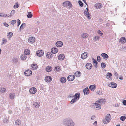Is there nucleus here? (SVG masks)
Returning a JSON list of instances; mask_svg holds the SVG:
<instances>
[{"instance_id": "nucleus-37", "label": "nucleus", "mask_w": 126, "mask_h": 126, "mask_svg": "<svg viewBox=\"0 0 126 126\" xmlns=\"http://www.w3.org/2000/svg\"><path fill=\"white\" fill-rule=\"evenodd\" d=\"M6 90V89L5 88H2L0 89V91L2 93H4L5 92Z\"/></svg>"}, {"instance_id": "nucleus-22", "label": "nucleus", "mask_w": 126, "mask_h": 126, "mask_svg": "<svg viewBox=\"0 0 126 126\" xmlns=\"http://www.w3.org/2000/svg\"><path fill=\"white\" fill-rule=\"evenodd\" d=\"M101 56L103 57V59L105 60H106L107 59L109 58V56L108 55L105 53H103L101 54Z\"/></svg>"}, {"instance_id": "nucleus-35", "label": "nucleus", "mask_w": 126, "mask_h": 126, "mask_svg": "<svg viewBox=\"0 0 126 126\" xmlns=\"http://www.w3.org/2000/svg\"><path fill=\"white\" fill-rule=\"evenodd\" d=\"M21 121L19 119H17L15 121V124L18 125H19L21 124Z\"/></svg>"}, {"instance_id": "nucleus-12", "label": "nucleus", "mask_w": 126, "mask_h": 126, "mask_svg": "<svg viewBox=\"0 0 126 126\" xmlns=\"http://www.w3.org/2000/svg\"><path fill=\"white\" fill-rule=\"evenodd\" d=\"M119 41L122 44H124L126 43V38L124 37H122L120 39Z\"/></svg>"}, {"instance_id": "nucleus-39", "label": "nucleus", "mask_w": 126, "mask_h": 126, "mask_svg": "<svg viewBox=\"0 0 126 126\" xmlns=\"http://www.w3.org/2000/svg\"><path fill=\"white\" fill-rule=\"evenodd\" d=\"M76 76L79 77L81 74V72L79 71H77L75 73Z\"/></svg>"}, {"instance_id": "nucleus-23", "label": "nucleus", "mask_w": 126, "mask_h": 126, "mask_svg": "<svg viewBox=\"0 0 126 126\" xmlns=\"http://www.w3.org/2000/svg\"><path fill=\"white\" fill-rule=\"evenodd\" d=\"M66 80V79L64 77H62L60 79V81L62 83H64Z\"/></svg>"}, {"instance_id": "nucleus-41", "label": "nucleus", "mask_w": 126, "mask_h": 126, "mask_svg": "<svg viewBox=\"0 0 126 126\" xmlns=\"http://www.w3.org/2000/svg\"><path fill=\"white\" fill-rule=\"evenodd\" d=\"M12 61L13 62L16 63L18 61V59L17 58H14L12 60Z\"/></svg>"}, {"instance_id": "nucleus-19", "label": "nucleus", "mask_w": 126, "mask_h": 126, "mask_svg": "<svg viewBox=\"0 0 126 126\" xmlns=\"http://www.w3.org/2000/svg\"><path fill=\"white\" fill-rule=\"evenodd\" d=\"M64 56L63 54H61L59 55L58 57V59L60 60H62L64 58Z\"/></svg>"}, {"instance_id": "nucleus-6", "label": "nucleus", "mask_w": 126, "mask_h": 126, "mask_svg": "<svg viewBox=\"0 0 126 126\" xmlns=\"http://www.w3.org/2000/svg\"><path fill=\"white\" fill-rule=\"evenodd\" d=\"M108 85L110 87L112 88H115L117 87V84L116 83L114 82H111V83L108 84Z\"/></svg>"}, {"instance_id": "nucleus-27", "label": "nucleus", "mask_w": 126, "mask_h": 126, "mask_svg": "<svg viewBox=\"0 0 126 126\" xmlns=\"http://www.w3.org/2000/svg\"><path fill=\"white\" fill-rule=\"evenodd\" d=\"M89 89L92 91H93L96 88V86L95 85H91L90 86Z\"/></svg>"}, {"instance_id": "nucleus-9", "label": "nucleus", "mask_w": 126, "mask_h": 126, "mask_svg": "<svg viewBox=\"0 0 126 126\" xmlns=\"http://www.w3.org/2000/svg\"><path fill=\"white\" fill-rule=\"evenodd\" d=\"M88 56V54L87 52H85L83 53L81 55V57L82 59H86Z\"/></svg>"}, {"instance_id": "nucleus-47", "label": "nucleus", "mask_w": 126, "mask_h": 126, "mask_svg": "<svg viewBox=\"0 0 126 126\" xmlns=\"http://www.w3.org/2000/svg\"><path fill=\"white\" fill-rule=\"evenodd\" d=\"M75 99V98L72 100L70 102V103L71 104H73L76 102V100Z\"/></svg>"}, {"instance_id": "nucleus-53", "label": "nucleus", "mask_w": 126, "mask_h": 126, "mask_svg": "<svg viewBox=\"0 0 126 126\" xmlns=\"http://www.w3.org/2000/svg\"><path fill=\"white\" fill-rule=\"evenodd\" d=\"M9 14H4V17H9Z\"/></svg>"}, {"instance_id": "nucleus-46", "label": "nucleus", "mask_w": 126, "mask_h": 126, "mask_svg": "<svg viewBox=\"0 0 126 126\" xmlns=\"http://www.w3.org/2000/svg\"><path fill=\"white\" fill-rule=\"evenodd\" d=\"M126 118L125 116H122L121 117L120 119L122 121H124L125 119Z\"/></svg>"}, {"instance_id": "nucleus-57", "label": "nucleus", "mask_w": 126, "mask_h": 126, "mask_svg": "<svg viewBox=\"0 0 126 126\" xmlns=\"http://www.w3.org/2000/svg\"><path fill=\"white\" fill-rule=\"evenodd\" d=\"M107 74L108 75L109 78H110V77L112 76V74L111 73L108 72Z\"/></svg>"}, {"instance_id": "nucleus-64", "label": "nucleus", "mask_w": 126, "mask_h": 126, "mask_svg": "<svg viewBox=\"0 0 126 126\" xmlns=\"http://www.w3.org/2000/svg\"><path fill=\"white\" fill-rule=\"evenodd\" d=\"M4 13H1V15H0V16L3 17H4Z\"/></svg>"}, {"instance_id": "nucleus-28", "label": "nucleus", "mask_w": 126, "mask_h": 126, "mask_svg": "<svg viewBox=\"0 0 126 126\" xmlns=\"http://www.w3.org/2000/svg\"><path fill=\"white\" fill-rule=\"evenodd\" d=\"M40 103L38 102H35L33 104L34 106L36 108H38L40 106Z\"/></svg>"}, {"instance_id": "nucleus-40", "label": "nucleus", "mask_w": 126, "mask_h": 126, "mask_svg": "<svg viewBox=\"0 0 126 126\" xmlns=\"http://www.w3.org/2000/svg\"><path fill=\"white\" fill-rule=\"evenodd\" d=\"M15 10H12L10 13V15H9V17H11L12 16L14 15V14L15 13Z\"/></svg>"}, {"instance_id": "nucleus-4", "label": "nucleus", "mask_w": 126, "mask_h": 126, "mask_svg": "<svg viewBox=\"0 0 126 126\" xmlns=\"http://www.w3.org/2000/svg\"><path fill=\"white\" fill-rule=\"evenodd\" d=\"M35 41V38L33 37H29L28 39V42L31 44H33Z\"/></svg>"}, {"instance_id": "nucleus-24", "label": "nucleus", "mask_w": 126, "mask_h": 126, "mask_svg": "<svg viewBox=\"0 0 126 126\" xmlns=\"http://www.w3.org/2000/svg\"><path fill=\"white\" fill-rule=\"evenodd\" d=\"M98 103L100 104H103L105 103V99H100L98 100Z\"/></svg>"}, {"instance_id": "nucleus-49", "label": "nucleus", "mask_w": 126, "mask_h": 126, "mask_svg": "<svg viewBox=\"0 0 126 126\" xmlns=\"http://www.w3.org/2000/svg\"><path fill=\"white\" fill-rule=\"evenodd\" d=\"M3 24L6 27H8L9 26L8 24L6 22H4Z\"/></svg>"}, {"instance_id": "nucleus-14", "label": "nucleus", "mask_w": 126, "mask_h": 126, "mask_svg": "<svg viewBox=\"0 0 126 126\" xmlns=\"http://www.w3.org/2000/svg\"><path fill=\"white\" fill-rule=\"evenodd\" d=\"M96 9H100L102 8V4L100 3H97L94 5Z\"/></svg>"}, {"instance_id": "nucleus-20", "label": "nucleus", "mask_w": 126, "mask_h": 126, "mask_svg": "<svg viewBox=\"0 0 126 126\" xmlns=\"http://www.w3.org/2000/svg\"><path fill=\"white\" fill-rule=\"evenodd\" d=\"M84 15L87 17L88 19H90V15L89 14L88 12L86 10H85L84 11Z\"/></svg>"}, {"instance_id": "nucleus-10", "label": "nucleus", "mask_w": 126, "mask_h": 126, "mask_svg": "<svg viewBox=\"0 0 126 126\" xmlns=\"http://www.w3.org/2000/svg\"><path fill=\"white\" fill-rule=\"evenodd\" d=\"M75 77L73 75H70L68 76L67 78V79L69 81H72L75 79Z\"/></svg>"}, {"instance_id": "nucleus-13", "label": "nucleus", "mask_w": 126, "mask_h": 126, "mask_svg": "<svg viewBox=\"0 0 126 126\" xmlns=\"http://www.w3.org/2000/svg\"><path fill=\"white\" fill-rule=\"evenodd\" d=\"M51 51L52 53L55 54L58 52V49L55 47H53L51 49Z\"/></svg>"}, {"instance_id": "nucleus-11", "label": "nucleus", "mask_w": 126, "mask_h": 126, "mask_svg": "<svg viewBox=\"0 0 126 126\" xmlns=\"http://www.w3.org/2000/svg\"><path fill=\"white\" fill-rule=\"evenodd\" d=\"M52 79V78L50 76H48L45 78V80L46 82H50Z\"/></svg>"}, {"instance_id": "nucleus-43", "label": "nucleus", "mask_w": 126, "mask_h": 126, "mask_svg": "<svg viewBox=\"0 0 126 126\" xmlns=\"http://www.w3.org/2000/svg\"><path fill=\"white\" fill-rule=\"evenodd\" d=\"M78 2L80 6L82 7L83 6V4L81 0H79Z\"/></svg>"}, {"instance_id": "nucleus-58", "label": "nucleus", "mask_w": 126, "mask_h": 126, "mask_svg": "<svg viewBox=\"0 0 126 126\" xmlns=\"http://www.w3.org/2000/svg\"><path fill=\"white\" fill-rule=\"evenodd\" d=\"M123 103L124 105H126V100H124L123 101Z\"/></svg>"}, {"instance_id": "nucleus-34", "label": "nucleus", "mask_w": 126, "mask_h": 126, "mask_svg": "<svg viewBox=\"0 0 126 126\" xmlns=\"http://www.w3.org/2000/svg\"><path fill=\"white\" fill-rule=\"evenodd\" d=\"M60 67L59 66L56 67L54 69L55 71L56 72H59L60 71Z\"/></svg>"}, {"instance_id": "nucleus-16", "label": "nucleus", "mask_w": 126, "mask_h": 126, "mask_svg": "<svg viewBox=\"0 0 126 126\" xmlns=\"http://www.w3.org/2000/svg\"><path fill=\"white\" fill-rule=\"evenodd\" d=\"M38 67L37 65L35 63H33L31 65V67L32 69L34 70L37 69Z\"/></svg>"}, {"instance_id": "nucleus-30", "label": "nucleus", "mask_w": 126, "mask_h": 126, "mask_svg": "<svg viewBox=\"0 0 126 126\" xmlns=\"http://www.w3.org/2000/svg\"><path fill=\"white\" fill-rule=\"evenodd\" d=\"M24 54L26 55H29L30 53V51L28 49H26L24 51Z\"/></svg>"}, {"instance_id": "nucleus-62", "label": "nucleus", "mask_w": 126, "mask_h": 126, "mask_svg": "<svg viewBox=\"0 0 126 126\" xmlns=\"http://www.w3.org/2000/svg\"><path fill=\"white\" fill-rule=\"evenodd\" d=\"M95 40H98L99 39V37L98 36H95Z\"/></svg>"}, {"instance_id": "nucleus-3", "label": "nucleus", "mask_w": 126, "mask_h": 126, "mask_svg": "<svg viewBox=\"0 0 126 126\" xmlns=\"http://www.w3.org/2000/svg\"><path fill=\"white\" fill-rule=\"evenodd\" d=\"M63 5L64 6L67 7L68 6L70 7H71L72 6V5L70 1H68L64 2L63 3Z\"/></svg>"}, {"instance_id": "nucleus-7", "label": "nucleus", "mask_w": 126, "mask_h": 126, "mask_svg": "<svg viewBox=\"0 0 126 126\" xmlns=\"http://www.w3.org/2000/svg\"><path fill=\"white\" fill-rule=\"evenodd\" d=\"M29 92L31 94H34L36 92V89L34 87L31 88L29 90Z\"/></svg>"}, {"instance_id": "nucleus-38", "label": "nucleus", "mask_w": 126, "mask_h": 126, "mask_svg": "<svg viewBox=\"0 0 126 126\" xmlns=\"http://www.w3.org/2000/svg\"><path fill=\"white\" fill-rule=\"evenodd\" d=\"M2 42L1 43V45H3L4 44L6 43L7 41V40L5 38H3L2 39Z\"/></svg>"}, {"instance_id": "nucleus-32", "label": "nucleus", "mask_w": 126, "mask_h": 126, "mask_svg": "<svg viewBox=\"0 0 126 126\" xmlns=\"http://www.w3.org/2000/svg\"><path fill=\"white\" fill-rule=\"evenodd\" d=\"M46 56L47 58H50L52 56V54H51V53L49 52H48L47 53Z\"/></svg>"}, {"instance_id": "nucleus-61", "label": "nucleus", "mask_w": 126, "mask_h": 126, "mask_svg": "<svg viewBox=\"0 0 126 126\" xmlns=\"http://www.w3.org/2000/svg\"><path fill=\"white\" fill-rule=\"evenodd\" d=\"M92 60H93V62L94 63H96V59H94V58H92Z\"/></svg>"}, {"instance_id": "nucleus-55", "label": "nucleus", "mask_w": 126, "mask_h": 126, "mask_svg": "<svg viewBox=\"0 0 126 126\" xmlns=\"http://www.w3.org/2000/svg\"><path fill=\"white\" fill-rule=\"evenodd\" d=\"M95 118V116H92L91 118V119L92 120H94Z\"/></svg>"}, {"instance_id": "nucleus-51", "label": "nucleus", "mask_w": 126, "mask_h": 126, "mask_svg": "<svg viewBox=\"0 0 126 126\" xmlns=\"http://www.w3.org/2000/svg\"><path fill=\"white\" fill-rule=\"evenodd\" d=\"M98 63L97 62H96V63H95L94 64V66L95 67V68H96L97 67V64Z\"/></svg>"}, {"instance_id": "nucleus-56", "label": "nucleus", "mask_w": 126, "mask_h": 126, "mask_svg": "<svg viewBox=\"0 0 126 126\" xmlns=\"http://www.w3.org/2000/svg\"><path fill=\"white\" fill-rule=\"evenodd\" d=\"M68 97H74V96L72 94H71L69 95L68 96Z\"/></svg>"}, {"instance_id": "nucleus-31", "label": "nucleus", "mask_w": 126, "mask_h": 126, "mask_svg": "<svg viewBox=\"0 0 126 126\" xmlns=\"http://www.w3.org/2000/svg\"><path fill=\"white\" fill-rule=\"evenodd\" d=\"M88 36V34L86 33H83L81 35V37L83 38H85Z\"/></svg>"}, {"instance_id": "nucleus-21", "label": "nucleus", "mask_w": 126, "mask_h": 126, "mask_svg": "<svg viewBox=\"0 0 126 126\" xmlns=\"http://www.w3.org/2000/svg\"><path fill=\"white\" fill-rule=\"evenodd\" d=\"M80 96V94L79 93H78L75 94V95L74 96V97H75V99L76 100H78L79 99Z\"/></svg>"}, {"instance_id": "nucleus-60", "label": "nucleus", "mask_w": 126, "mask_h": 126, "mask_svg": "<svg viewBox=\"0 0 126 126\" xmlns=\"http://www.w3.org/2000/svg\"><path fill=\"white\" fill-rule=\"evenodd\" d=\"M98 33L99 34H100V36H102L103 34V33L101 32L100 31H99L98 32Z\"/></svg>"}, {"instance_id": "nucleus-52", "label": "nucleus", "mask_w": 126, "mask_h": 126, "mask_svg": "<svg viewBox=\"0 0 126 126\" xmlns=\"http://www.w3.org/2000/svg\"><path fill=\"white\" fill-rule=\"evenodd\" d=\"M17 26H18L19 25H20V20L19 19H18L17 20Z\"/></svg>"}, {"instance_id": "nucleus-48", "label": "nucleus", "mask_w": 126, "mask_h": 126, "mask_svg": "<svg viewBox=\"0 0 126 126\" xmlns=\"http://www.w3.org/2000/svg\"><path fill=\"white\" fill-rule=\"evenodd\" d=\"M16 22V20H14L11 21V24H15Z\"/></svg>"}, {"instance_id": "nucleus-5", "label": "nucleus", "mask_w": 126, "mask_h": 126, "mask_svg": "<svg viewBox=\"0 0 126 126\" xmlns=\"http://www.w3.org/2000/svg\"><path fill=\"white\" fill-rule=\"evenodd\" d=\"M44 53L43 51L41 50H39L36 52V54L39 57L42 56Z\"/></svg>"}, {"instance_id": "nucleus-33", "label": "nucleus", "mask_w": 126, "mask_h": 126, "mask_svg": "<svg viewBox=\"0 0 126 126\" xmlns=\"http://www.w3.org/2000/svg\"><path fill=\"white\" fill-rule=\"evenodd\" d=\"M52 70L51 67L50 66H47L46 68V70L47 72H50Z\"/></svg>"}, {"instance_id": "nucleus-54", "label": "nucleus", "mask_w": 126, "mask_h": 126, "mask_svg": "<svg viewBox=\"0 0 126 126\" xmlns=\"http://www.w3.org/2000/svg\"><path fill=\"white\" fill-rule=\"evenodd\" d=\"M18 7V5L17 4H15L14 6V7L15 8H17Z\"/></svg>"}, {"instance_id": "nucleus-8", "label": "nucleus", "mask_w": 126, "mask_h": 126, "mask_svg": "<svg viewBox=\"0 0 126 126\" xmlns=\"http://www.w3.org/2000/svg\"><path fill=\"white\" fill-rule=\"evenodd\" d=\"M32 71L30 70H27L24 72V74L26 76H30L32 75Z\"/></svg>"}, {"instance_id": "nucleus-63", "label": "nucleus", "mask_w": 126, "mask_h": 126, "mask_svg": "<svg viewBox=\"0 0 126 126\" xmlns=\"http://www.w3.org/2000/svg\"><path fill=\"white\" fill-rule=\"evenodd\" d=\"M82 0L83 1V2L84 3L86 4L87 6H88V4L87 3L86 1L85 0Z\"/></svg>"}, {"instance_id": "nucleus-15", "label": "nucleus", "mask_w": 126, "mask_h": 126, "mask_svg": "<svg viewBox=\"0 0 126 126\" xmlns=\"http://www.w3.org/2000/svg\"><path fill=\"white\" fill-rule=\"evenodd\" d=\"M83 92L85 95H86L89 94V90L88 88H86L83 90Z\"/></svg>"}, {"instance_id": "nucleus-26", "label": "nucleus", "mask_w": 126, "mask_h": 126, "mask_svg": "<svg viewBox=\"0 0 126 126\" xmlns=\"http://www.w3.org/2000/svg\"><path fill=\"white\" fill-rule=\"evenodd\" d=\"M100 104L97 103H95L94 104V107L96 108H97V109H100L101 108V106Z\"/></svg>"}, {"instance_id": "nucleus-36", "label": "nucleus", "mask_w": 126, "mask_h": 126, "mask_svg": "<svg viewBox=\"0 0 126 126\" xmlns=\"http://www.w3.org/2000/svg\"><path fill=\"white\" fill-rule=\"evenodd\" d=\"M32 16V14L31 12H29L28 13V14L27 15V16L28 18H31Z\"/></svg>"}, {"instance_id": "nucleus-17", "label": "nucleus", "mask_w": 126, "mask_h": 126, "mask_svg": "<svg viewBox=\"0 0 126 126\" xmlns=\"http://www.w3.org/2000/svg\"><path fill=\"white\" fill-rule=\"evenodd\" d=\"M56 45L57 47H61L63 46V43L61 41H58L56 43Z\"/></svg>"}, {"instance_id": "nucleus-1", "label": "nucleus", "mask_w": 126, "mask_h": 126, "mask_svg": "<svg viewBox=\"0 0 126 126\" xmlns=\"http://www.w3.org/2000/svg\"><path fill=\"white\" fill-rule=\"evenodd\" d=\"M63 124L66 126H74L75 125L72 120L70 118L64 120Z\"/></svg>"}, {"instance_id": "nucleus-44", "label": "nucleus", "mask_w": 126, "mask_h": 126, "mask_svg": "<svg viewBox=\"0 0 126 126\" xmlns=\"http://www.w3.org/2000/svg\"><path fill=\"white\" fill-rule=\"evenodd\" d=\"M25 26L26 24H25V23H23L20 27V30L21 29H23V28L25 27Z\"/></svg>"}, {"instance_id": "nucleus-2", "label": "nucleus", "mask_w": 126, "mask_h": 126, "mask_svg": "<svg viewBox=\"0 0 126 126\" xmlns=\"http://www.w3.org/2000/svg\"><path fill=\"white\" fill-rule=\"evenodd\" d=\"M110 114H108L107 115L106 118L103 121V123L104 124L108 123L110 120Z\"/></svg>"}, {"instance_id": "nucleus-59", "label": "nucleus", "mask_w": 126, "mask_h": 126, "mask_svg": "<svg viewBox=\"0 0 126 126\" xmlns=\"http://www.w3.org/2000/svg\"><path fill=\"white\" fill-rule=\"evenodd\" d=\"M97 122L96 121H95L93 123V125L94 126H97Z\"/></svg>"}, {"instance_id": "nucleus-42", "label": "nucleus", "mask_w": 126, "mask_h": 126, "mask_svg": "<svg viewBox=\"0 0 126 126\" xmlns=\"http://www.w3.org/2000/svg\"><path fill=\"white\" fill-rule=\"evenodd\" d=\"M13 35V33L11 32H9L8 33V34L7 35V36L8 37L10 38L12 37Z\"/></svg>"}, {"instance_id": "nucleus-50", "label": "nucleus", "mask_w": 126, "mask_h": 126, "mask_svg": "<svg viewBox=\"0 0 126 126\" xmlns=\"http://www.w3.org/2000/svg\"><path fill=\"white\" fill-rule=\"evenodd\" d=\"M97 59L98 62H100V57L99 56H98L97 57Z\"/></svg>"}, {"instance_id": "nucleus-25", "label": "nucleus", "mask_w": 126, "mask_h": 126, "mask_svg": "<svg viewBox=\"0 0 126 126\" xmlns=\"http://www.w3.org/2000/svg\"><path fill=\"white\" fill-rule=\"evenodd\" d=\"M10 98L11 99H14L15 96V93H10L9 95Z\"/></svg>"}, {"instance_id": "nucleus-18", "label": "nucleus", "mask_w": 126, "mask_h": 126, "mask_svg": "<svg viewBox=\"0 0 126 126\" xmlns=\"http://www.w3.org/2000/svg\"><path fill=\"white\" fill-rule=\"evenodd\" d=\"M92 65L90 63H87L86 65V67L87 69H91L92 67Z\"/></svg>"}, {"instance_id": "nucleus-29", "label": "nucleus", "mask_w": 126, "mask_h": 126, "mask_svg": "<svg viewBox=\"0 0 126 126\" xmlns=\"http://www.w3.org/2000/svg\"><path fill=\"white\" fill-rule=\"evenodd\" d=\"M27 58L26 55L25 54H22L21 57V58L22 60H24Z\"/></svg>"}, {"instance_id": "nucleus-45", "label": "nucleus", "mask_w": 126, "mask_h": 126, "mask_svg": "<svg viewBox=\"0 0 126 126\" xmlns=\"http://www.w3.org/2000/svg\"><path fill=\"white\" fill-rule=\"evenodd\" d=\"M101 66L102 68H104L106 67V64L104 63H102L101 64Z\"/></svg>"}]
</instances>
